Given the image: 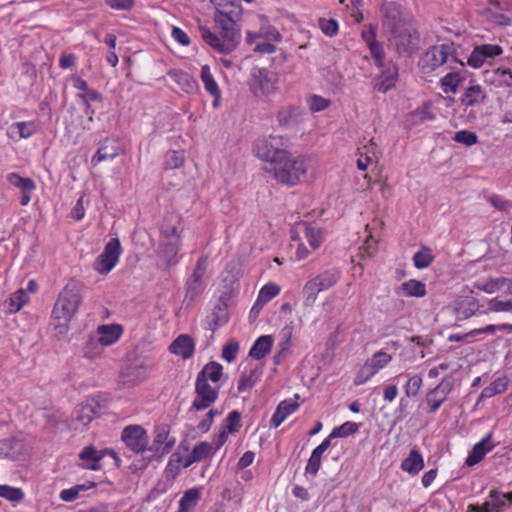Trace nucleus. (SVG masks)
<instances>
[{
    "instance_id": "obj_58",
    "label": "nucleus",
    "mask_w": 512,
    "mask_h": 512,
    "mask_svg": "<svg viewBox=\"0 0 512 512\" xmlns=\"http://www.w3.org/2000/svg\"><path fill=\"white\" fill-rule=\"evenodd\" d=\"M280 289L275 284H266L262 287L259 293L258 300L263 302H268L278 295Z\"/></svg>"
},
{
    "instance_id": "obj_34",
    "label": "nucleus",
    "mask_w": 512,
    "mask_h": 512,
    "mask_svg": "<svg viewBox=\"0 0 512 512\" xmlns=\"http://www.w3.org/2000/svg\"><path fill=\"white\" fill-rule=\"evenodd\" d=\"M463 77L459 72L455 71V68L452 71L447 72L440 80V87L442 91L446 94H456L459 85L461 84Z\"/></svg>"
},
{
    "instance_id": "obj_7",
    "label": "nucleus",
    "mask_w": 512,
    "mask_h": 512,
    "mask_svg": "<svg viewBox=\"0 0 512 512\" xmlns=\"http://www.w3.org/2000/svg\"><path fill=\"white\" fill-rule=\"evenodd\" d=\"M278 80L277 73L265 68H254L249 81L250 91L257 98L268 97L277 92Z\"/></svg>"
},
{
    "instance_id": "obj_45",
    "label": "nucleus",
    "mask_w": 512,
    "mask_h": 512,
    "mask_svg": "<svg viewBox=\"0 0 512 512\" xmlns=\"http://www.w3.org/2000/svg\"><path fill=\"white\" fill-rule=\"evenodd\" d=\"M423 380L420 375H413L404 385V391L407 397H416L422 387Z\"/></svg>"
},
{
    "instance_id": "obj_37",
    "label": "nucleus",
    "mask_w": 512,
    "mask_h": 512,
    "mask_svg": "<svg viewBox=\"0 0 512 512\" xmlns=\"http://www.w3.org/2000/svg\"><path fill=\"white\" fill-rule=\"evenodd\" d=\"M22 444L13 439L0 440V458L16 460L20 456Z\"/></svg>"
},
{
    "instance_id": "obj_33",
    "label": "nucleus",
    "mask_w": 512,
    "mask_h": 512,
    "mask_svg": "<svg viewBox=\"0 0 512 512\" xmlns=\"http://www.w3.org/2000/svg\"><path fill=\"white\" fill-rule=\"evenodd\" d=\"M423 467V457L416 450H412L408 457L405 458L401 463L402 470L412 475L418 474L423 469Z\"/></svg>"
},
{
    "instance_id": "obj_54",
    "label": "nucleus",
    "mask_w": 512,
    "mask_h": 512,
    "mask_svg": "<svg viewBox=\"0 0 512 512\" xmlns=\"http://www.w3.org/2000/svg\"><path fill=\"white\" fill-rule=\"evenodd\" d=\"M487 18L491 23L499 26H509L512 24V19L509 16L491 9L487 12Z\"/></svg>"
},
{
    "instance_id": "obj_5",
    "label": "nucleus",
    "mask_w": 512,
    "mask_h": 512,
    "mask_svg": "<svg viewBox=\"0 0 512 512\" xmlns=\"http://www.w3.org/2000/svg\"><path fill=\"white\" fill-rule=\"evenodd\" d=\"M307 171L306 160L302 157L290 158L286 153L285 160H279L273 165L274 178L283 184L295 185L305 177Z\"/></svg>"
},
{
    "instance_id": "obj_51",
    "label": "nucleus",
    "mask_w": 512,
    "mask_h": 512,
    "mask_svg": "<svg viewBox=\"0 0 512 512\" xmlns=\"http://www.w3.org/2000/svg\"><path fill=\"white\" fill-rule=\"evenodd\" d=\"M297 110L294 107H285L278 112V121L281 125H291L295 122Z\"/></svg>"
},
{
    "instance_id": "obj_60",
    "label": "nucleus",
    "mask_w": 512,
    "mask_h": 512,
    "mask_svg": "<svg viewBox=\"0 0 512 512\" xmlns=\"http://www.w3.org/2000/svg\"><path fill=\"white\" fill-rule=\"evenodd\" d=\"M377 250V240L369 234L363 246L360 247L361 257H371Z\"/></svg>"
},
{
    "instance_id": "obj_2",
    "label": "nucleus",
    "mask_w": 512,
    "mask_h": 512,
    "mask_svg": "<svg viewBox=\"0 0 512 512\" xmlns=\"http://www.w3.org/2000/svg\"><path fill=\"white\" fill-rule=\"evenodd\" d=\"M381 12L389 46L400 56H410L418 48L416 30L402 19L400 6L396 3H385Z\"/></svg>"
},
{
    "instance_id": "obj_6",
    "label": "nucleus",
    "mask_w": 512,
    "mask_h": 512,
    "mask_svg": "<svg viewBox=\"0 0 512 512\" xmlns=\"http://www.w3.org/2000/svg\"><path fill=\"white\" fill-rule=\"evenodd\" d=\"M340 275L341 273L338 269L332 268L310 279L303 288L306 296L304 305L312 306L316 302L317 294L333 287L339 281Z\"/></svg>"
},
{
    "instance_id": "obj_56",
    "label": "nucleus",
    "mask_w": 512,
    "mask_h": 512,
    "mask_svg": "<svg viewBox=\"0 0 512 512\" xmlns=\"http://www.w3.org/2000/svg\"><path fill=\"white\" fill-rule=\"evenodd\" d=\"M375 374L376 373L372 370V368L365 362V364L360 368L357 375L355 376L354 384L356 386H360L366 383Z\"/></svg>"
},
{
    "instance_id": "obj_50",
    "label": "nucleus",
    "mask_w": 512,
    "mask_h": 512,
    "mask_svg": "<svg viewBox=\"0 0 512 512\" xmlns=\"http://www.w3.org/2000/svg\"><path fill=\"white\" fill-rule=\"evenodd\" d=\"M323 453L315 448L306 465V472L312 475H316L320 469L321 458Z\"/></svg>"
},
{
    "instance_id": "obj_13",
    "label": "nucleus",
    "mask_w": 512,
    "mask_h": 512,
    "mask_svg": "<svg viewBox=\"0 0 512 512\" xmlns=\"http://www.w3.org/2000/svg\"><path fill=\"white\" fill-rule=\"evenodd\" d=\"M122 440L128 448L135 453H142L146 450L148 437L146 431L139 425H130L122 432Z\"/></svg>"
},
{
    "instance_id": "obj_26",
    "label": "nucleus",
    "mask_w": 512,
    "mask_h": 512,
    "mask_svg": "<svg viewBox=\"0 0 512 512\" xmlns=\"http://www.w3.org/2000/svg\"><path fill=\"white\" fill-rule=\"evenodd\" d=\"M123 329L118 324L101 325L97 328L98 341L104 346L114 344L122 335Z\"/></svg>"
},
{
    "instance_id": "obj_17",
    "label": "nucleus",
    "mask_w": 512,
    "mask_h": 512,
    "mask_svg": "<svg viewBox=\"0 0 512 512\" xmlns=\"http://www.w3.org/2000/svg\"><path fill=\"white\" fill-rule=\"evenodd\" d=\"M381 67L383 70L381 75L376 79L375 88L381 93H386L388 90L395 87L398 79V68L392 62L383 64Z\"/></svg>"
},
{
    "instance_id": "obj_46",
    "label": "nucleus",
    "mask_w": 512,
    "mask_h": 512,
    "mask_svg": "<svg viewBox=\"0 0 512 512\" xmlns=\"http://www.w3.org/2000/svg\"><path fill=\"white\" fill-rule=\"evenodd\" d=\"M359 425L355 422H345L341 426L335 427L331 432V437L343 438L358 431Z\"/></svg>"
},
{
    "instance_id": "obj_39",
    "label": "nucleus",
    "mask_w": 512,
    "mask_h": 512,
    "mask_svg": "<svg viewBox=\"0 0 512 512\" xmlns=\"http://www.w3.org/2000/svg\"><path fill=\"white\" fill-rule=\"evenodd\" d=\"M246 40L249 44L256 43L254 47L255 52L270 54L275 51L273 42L264 39L262 34H254L252 32H248Z\"/></svg>"
},
{
    "instance_id": "obj_29",
    "label": "nucleus",
    "mask_w": 512,
    "mask_h": 512,
    "mask_svg": "<svg viewBox=\"0 0 512 512\" xmlns=\"http://www.w3.org/2000/svg\"><path fill=\"white\" fill-rule=\"evenodd\" d=\"M506 505L505 496L502 493L492 490L487 500L481 507H473L476 512H500Z\"/></svg>"
},
{
    "instance_id": "obj_15",
    "label": "nucleus",
    "mask_w": 512,
    "mask_h": 512,
    "mask_svg": "<svg viewBox=\"0 0 512 512\" xmlns=\"http://www.w3.org/2000/svg\"><path fill=\"white\" fill-rule=\"evenodd\" d=\"M175 438L170 437L168 425H159L154 431V441L151 450L158 453L161 457L168 454L175 445Z\"/></svg>"
},
{
    "instance_id": "obj_64",
    "label": "nucleus",
    "mask_w": 512,
    "mask_h": 512,
    "mask_svg": "<svg viewBox=\"0 0 512 512\" xmlns=\"http://www.w3.org/2000/svg\"><path fill=\"white\" fill-rule=\"evenodd\" d=\"M239 350V345L237 342L230 341L227 345L223 347L222 350V358L227 362H232L236 359L237 352Z\"/></svg>"
},
{
    "instance_id": "obj_53",
    "label": "nucleus",
    "mask_w": 512,
    "mask_h": 512,
    "mask_svg": "<svg viewBox=\"0 0 512 512\" xmlns=\"http://www.w3.org/2000/svg\"><path fill=\"white\" fill-rule=\"evenodd\" d=\"M28 297L24 290L20 289L15 292L10 298V310L13 312L19 311L27 302Z\"/></svg>"
},
{
    "instance_id": "obj_35",
    "label": "nucleus",
    "mask_w": 512,
    "mask_h": 512,
    "mask_svg": "<svg viewBox=\"0 0 512 512\" xmlns=\"http://www.w3.org/2000/svg\"><path fill=\"white\" fill-rule=\"evenodd\" d=\"M213 446L212 444L208 442H201L198 445H196L192 452L189 454L187 459L185 460V463L183 464L184 468L189 467L194 462H199L209 455L212 454Z\"/></svg>"
},
{
    "instance_id": "obj_30",
    "label": "nucleus",
    "mask_w": 512,
    "mask_h": 512,
    "mask_svg": "<svg viewBox=\"0 0 512 512\" xmlns=\"http://www.w3.org/2000/svg\"><path fill=\"white\" fill-rule=\"evenodd\" d=\"M508 389V378L506 376H501L495 379L492 383H490L487 387H485L478 400L476 405H478L483 399L491 398L495 395L502 394L506 392Z\"/></svg>"
},
{
    "instance_id": "obj_1",
    "label": "nucleus",
    "mask_w": 512,
    "mask_h": 512,
    "mask_svg": "<svg viewBox=\"0 0 512 512\" xmlns=\"http://www.w3.org/2000/svg\"><path fill=\"white\" fill-rule=\"evenodd\" d=\"M216 6L214 20L222 36V40L206 27H200L202 39L220 53L231 52L240 42V29L237 21L241 15V7L231 2V5L212 0Z\"/></svg>"
},
{
    "instance_id": "obj_59",
    "label": "nucleus",
    "mask_w": 512,
    "mask_h": 512,
    "mask_svg": "<svg viewBox=\"0 0 512 512\" xmlns=\"http://www.w3.org/2000/svg\"><path fill=\"white\" fill-rule=\"evenodd\" d=\"M107 142H108V140H105L103 142V144L100 146V148L97 150V152L95 153V155L92 158V163L97 164V163H100L101 161H104L107 159H113L117 156L116 151H110V152L106 151Z\"/></svg>"
},
{
    "instance_id": "obj_28",
    "label": "nucleus",
    "mask_w": 512,
    "mask_h": 512,
    "mask_svg": "<svg viewBox=\"0 0 512 512\" xmlns=\"http://www.w3.org/2000/svg\"><path fill=\"white\" fill-rule=\"evenodd\" d=\"M168 76L186 93H193L198 89L196 80L184 71L170 70Z\"/></svg>"
},
{
    "instance_id": "obj_36",
    "label": "nucleus",
    "mask_w": 512,
    "mask_h": 512,
    "mask_svg": "<svg viewBox=\"0 0 512 512\" xmlns=\"http://www.w3.org/2000/svg\"><path fill=\"white\" fill-rule=\"evenodd\" d=\"M223 375V367L220 363L211 361L207 363L203 369L198 373L197 378L205 380H211L213 383L220 381Z\"/></svg>"
},
{
    "instance_id": "obj_24",
    "label": "nucleus",
    "mask_w": 512,
    "mask_h": 512,
    "mask_svg": "<svg viewBox=\"0 0 512 512\" xmlns=\"http://www.w3.org/2000/svg\"><path fill=\"white\" fill-rule=\"evenodd\" d=\"M261 373L262 370L258 365L249 364V367L245 368L240 375L237 386L238 392L243 393L254 387L259 380Z\"/></svg>"
},
{
    "instance_id": "obj_43",
    "label": "nucleus",
    "mask_w": 512,
    "mask_h": 512,
    "mask_svg": "<svg viewBox=\"0 0 512 512\" xmlns=\"http://www.w3.org/2000/svg\"><path fill=\"white\" fill-rule=\"evenodd\" d=\"M392 357L390 354L379 351L373 355V357L366 361V363L372 368V370L377 373L380 369L384 368L390 361Z\"/></svg>"
},
{
    "instance_id": "obj_27",
    "label": "nucleus",
    "mask_w": 512,
    "mask_h": 512,
    "mask_svg": "<svg viewBox=\"0 0 512 512\" xmlns=\"http://www.w3.org/2000/svg\"><path fill=\"white\" fill-rule=\"evenodd\" d=\"M478 309L477 300L474 297L466 296L455 302L454 310L457 319H467L475 314Z\"/></svg>"
},
{
    "instance_id": "obj_63",
    "label": "nucleus",
    "mask_w": 512,
    "mask_h": 512,
    "mask_svg": "<svg viewBox=\"0 0 512 512\" xmlns=\"http://www.w3.org/2000/svg\"><path fill=\"white\" fill-rule=\"evenodd\" d=\"M241 415L237 411H232L226 418V428L229 433L237 432L240 428Z\"/></svg>"
},
{
    "instance_id": "obj_38",
    "label": "nucleus",
    "mask_w": 512,
    "mask_h": 512,
    "mask_svg": "<svg viewBox=\"0 0 512 512\" xmlns=\"http://www.w3.org/2000/svg\"><path fill=\"white\" fill-rule=\"evenodd\" d=\"M486 81L493 85H504L512 87V72L508 69H496L492 72H486Z\"/></svg>"
},
{
    "instance_id": "obj_62",
    "label": "nucleus",
    "mask_w": 512,
    "mask_h": 512,
    "mask_svg": "<svg viewBox=\"0 0 512 512\" xmlns=\"http://www.w3.org/2000/svg\"><path fill=\"white\" fill-rule=\"evenodd\" d=\"M330 104V101L328 99H325L323 97L313 95L309 99V107L310 110L313 112H319L324 109H326Z\"/></svg>"
},
{
    "instance_id": "obj_55",
    "label": "nucleus",
    "mask_w": 512,
    "mask_h": 512,
    "mask_svg": "<svg viewBox=\"0 0 512 512\" xmlns=\"http://www.w3.org/2000/svg\"><path fill=\"white\" fill-rule=\"evenodd\" d=\"M453 139L458 143H462L467 146H472L477 143L478 137L474 132L468 130H461L455 134Z\"/></svg>"
},
{
    "instance_id": "obj_18",
    "label": "nucleus",
    "mask_w": 512,
    "mask_h": 512,
    "mask_svg": "<svg viewBox=\"0 0 512 512\" xmlns=\"http://www.w3.org/2000/svg\"><path fill=\"white\" fill-rule=\"evenodd\" d=\"M180 247V242L160 241L158 257L163 262L165 270L171 268L178 262L177 254Z\"/></svg>"
},
{
    "instance_id": "obj_14",
    "label": "nucleus",
    "mask_w": 512,
    "mask_h": 512,
    "mask_svg": "<svg viewBox=\"0 0 512 512\" xmlns=\"http://www.w3.org/2000/svg\"><path fill=\"white\" fill-rule=\"evenodd\" d=\"M503 53V49L497 44H483L476 46L467 59V64L473 68H479L484 63L494 59Z\"/></svg>"
},
{
    "instance_id": "obj_19",
    "label": "nucleus",
    "mask_w": 512,
    "mask_h": 512,
    "mask_svg": "<svg viewBox=\"0 0 512 512\" xmlns=\"http://www.w3.org/2000/svg\"><path fill=\"white\" fill-rule=\"evenodd\" d=\"M100 405L95 400H88L78 406L75 411V421L82 426L88 425L98 416Z\"/></svg>"
},
{
    "instance_id": "obj_41",
    "label": "nucleus",
    "mask_w": 512,
    "mask_h": 512,
    "mask_svg": "<svg viewBox=\"0 0 512 512\" xmlns=\"http://www.w3.org/2000/svg\"><path fill=\"white\" fill-rule=\"evenodd\" d=\"M200 499V491L197 488L187 490L179 502V512H190Z\"/></svg>"
},
{
    "instance_id": "obj_12",
    "label": "nucleus",
    "mask_w": 512,
    "mask_h": 512,
    "mask_svg": "<svg viewBox=\"0 0 512 512\" xmlns=\"http://www.w3.org/2000/svg\"><path fill=\"white\" fill-rule=\"evenodd\" d=\"M196 397L192 407L196 410H204L211 406L218 397V389L213 388L207 381L196 378L195 383Z\"/></svg>"
},
{
    "instance_id": "obj_49",
    "label": "nucleus",
    "mask_w": 512,
    "mask_h": 512,
    "mask_svg": "<svg viewBox=\"0 0 512 512\" xmlns=\"http://www.w3.org/2000/svg\"><path fill=\"white\" fill-rule=\"evenodd\" d=\"M0 497L6 498L13 502L23 499L24 493L19 488L10 487L8 485H0Z\"/></svg>"
},
{
    "instance_id": "obj_16",
    "label": "nucleus",
    "mask_w": 512,
    "mask_h": 512,
    "mask_svg": "<svg viewBox=\"0 0 512 512\" xmlns=\"http://www.w3.org/2000/svg\"><path fill=\"white\" fill-rule=\"evenodd\" d=\"M183 230L180 217L176 214H169L164 218L161 227V241L181 243V232Z\"/></svg>"
},
{
    "instance_id": "obj_44",
    "label": "nucleus",
    "mask_w": 512,
    "mask_h": 512,
    "mask_svg": "<svg viewBox=\"0 0 512 512\" xmlns=\"http://www.w3.org/2000/svg\"><path fill=\"white\" fill-rule=\"evenodd\" d=\"M184 152L183 151H169L165 156V168L166 169H177L184 164Z\"/></svg>"
},
{
    "instance_id": "obj_21",
    "label": "nucleus",
    "mask_w": 512,
    "mask_h": 512,
    "mask_svg": "<svg viewBox=\"0 0 512 512\" xmlns=\"http://www.w3.org/2000/svg\"><path fill=\"white\" fill-rule=\"evenodd\" d=\"M494 444L492 442V434H487L480 442L474 445L472 451L469 453L466 458L465 463L468 466H474L479 463L486 453L490 452L494 448Z\"/></svg>"
},
{
    "instance_id": "obj_23",
    "label": "nucleus",
    "mask_w": 512,
    "mask_h": 512,
    "mask_svg": "<svg viewBox=\"0 0 512 512\" xmlns=\"http://www.w3.org/2000/svg\"><path fill=\"white\" fill-rule=\"evenodd\" d=\"M474 287L489 294L496 293L502 288L512 292V280L505 277L482 279L478 280Z\"/></svg>"
},
{
    "instance_id": "obj_32",
    "label": "nucleus",
    "mask_w": 512,
    "mask_h": 512,
    "mask_svg": "<svg viewBox=\"0 0 512 512\" xmlns=\"http://www.w3.org/2000/svg\"><path fill=\"white\" fill-rule=\"evenodd\" d=\"M273 345V338L270 335L260 336L252 348L250 349L249 355L254 359H262L268 353H270Z\"/></svg>"
},
{
    "instance_id": "obj_31",
    "label": "nucleus",
    "mask_w": 512,
    "mask_h": 512,
    "mask_svg": "<svg viewBox=\"0 0 512 512\" xmlns=\"http://www.w3.org/2000/svg\"><path fill=\"white\" fill-rule=\"evenodd\" d=\"M298 408V403L294 400H284L280 402L275 413L271 418V424L274 427L280 426V424L296 409Z\"/></svg>"
},
{
    "instance_id": "obj_25",
    "label": "nucleus",
    "mask_w": 512,
    "mask_h": 512,
    "mask_svg": "<svg viewBox=\"0 0 512 512\" xmlns=\"http://www.w3.org/2000/svg\"><path fill=\"white\" fill-rule=\"evenodd\" d=\"M485 100L486 93L478 84H471L467 87L460 98L461 104L466 107L482 104Z\"/></svg>"
},
{
    "instance_id": "obj_40",
    "label": "nucleus",
    "mask_w": 512,
    "mask_h": 512,
    "mask_svg": "<svg viewBox=\"0 0 512 512\" xmlns=\"http://www.w3.org/2000/svg\"><path fill=\"white\" fill-rule=\"evenodd\" d=\"M398 293L405 296L423 297L426 295L425 284L418 280H409L400 286Z\"/></svg>"
},
{
    "instance_id": "obj_42",
    "label": "nucleus",
    "mask_w": 512,
    "mask_h": 512,
    "mask_svg": "<svg viewBox=\"0 0 512 512\" xmlns=\"http://www.w3.org/2000/svg\"><path fill=\"white\" fill-rule=\"evenodd\" d=\"M304 228V233L306 236L307 241L309 242V245L315 250L318 249L323 241L322 233L320 229H317L315 227H312L308 225L307 223H303L300 225Z\"/></svg>"
},
{
    "instance_id": "obj_11",
    "label": "nucleus",
    "mask_w": 512,
    "mask_h": 512,
    "mask_svg": "<svg viewBox=\"0 0 512 512\" xmlns=\"http://www.w3.org/2000/svg\"><path fill=\"white\" fill-rule=\"evenodd\" d=\"M207 260L200 258L191 276L186 281L185 301L193 302L203 291L202 279L206 273Z\"/></svg>"
},
{
    "instance_id": "obj_48",
    "label": "nucleus",
    "mask_w": 512,
    "mask_h": 512,
    "mask_svg": "<svg viewBox=\"0 0 512 512\" xmlns=\"http://www.w3.org/2000/svg\"><path fill=\"white\" fill-rule=\"evenodd\" d=\"M447 397H442L441 394H435L434 390L431 389L426 394V402L428 405V413H435L441 406V404L446 400Z\"/></svg>"
},
{
    "instance_id": "obj_10",
    "label": "nucleus",
    "mask_w": 512,
    "mask_h": 512,
    "mask_svg": "<svg viewBox=\"0 0 512 512\" xmlns=\"http://www.w3.org/2000/svg\"><path fill=\"white\" fill-rule=\"evenodd\" d=\"M109 455L115 460L116 466H120V459L113 450H96L93 446L85 447L79 454V465L84 469L99 470L101 468L100 460Z\"/></svg>"
},
{
    "instance_id": "obj_22",
    "label": "nucleus",
    "mask_w": 512,
    "mask_h": 512,
    "mask_svg": "<svg viewBox=\"0 0 512 512\" xmlns=\"http://www.w3.org/2000/svg\"><path fill=\"white\" fill-rule=\"evenodd\" d=\"M200 78L205 90L214 98L213 107L218 108L221 102V91L208 65L202 66Z\"/></svg>"
},
{
    "instance_id": "obj_8",
    "label": "nucleus",
    "mask_w": 512,
    "mask_h": 512,
    "mask_svg": "<svg viewBox=\"0 0 512 512\" xmlns=\"http://www.w3.org/2000/svg\"><path fill=\"white\" fill-rule=\"evenodd\" d=\"M258 158L274 165L279 160H285L287 151L284 148V141L279 136H269L257 140L254 147Z\"/></svg>"
},
{
    "instance_id": "obj_9",
    "label": "nucleus",
    "mask_w": 512,
    "mask_h": 512,
    "mask_svg": "<svg viewBox=\"0 0 512 512\" xmlns=\"http://www.w3.org/2000/svg\"><path fill=\"white\" fill-rule=\"evenodd\" d=\"M122 248L118 238H112L96 258L93 268L101 275L108 274L118 263Z\"/></svg>"
},
{
    "instance_id": "obj_52",
    "label": "nucleus",
    "mask_w": 512,
    "mask_h": 512,
    "mask_svg": "<svg viewBox=\"0 0 512 512\" xmlns=\"http://www.w3.org/2000/svg\"><path fill=\"white\" fill-rule=\"evenodd\" d=\"M497 331H508L509 333H512V324H506V323L499 324V325L490 324V325L485 326L484 328L472 330L470 332V335L474 336V335L481 334V333L494 334Z\"/></svg>"
},
{
    "instance_id": "obj_57",
    "label": "nucleus",
    "mask_w": 512,
    "mask_h": 512,
    "mask_svg": "<svg viewBox=\"0 0 512 512\" xmlns=\"http://www.w3.org/2000/svg\"><path fill=\"white\" fill-rule=\"evenodd\" d=\"M454 379L451 376L444 377L441 382L433 388L435 394H441L442 397H447L453 390Z\"/></svg>"
},
{
    "instance_id": "obj_20",
    "label": "nucleus",
    "mask_w": 512,
    "mask_h": 512,
    "mask_svg": "<svg viewBox=\"0 0 512 512\" xmlns=\"http://www.w3.org/2000/svg\"><path fill=\"white\" fill-rule=\"evenodd\" d=\"M169 350L183 359H189L193 356L195 343L189 335L181 334L170 344Z\"/></svg>"
},
{
    "instance_id": "obj_4",
    "label": "nucleus",
    "mask_w": 512,
    "mask_h": 512,
    "mask_svg": "<svg viewBox=\"0 0 512 512\" xmlns=\"http://www.w3.org/2000/svg\"><path fill=\"white\" fill-rule=\"evenodd\" d=\"M454 64L464 67V63L456 57L454 43H443L430 47L419 61L423 73H430L439 68L454 69Z\"/></svg>"
},
{
    "instance_id": "obj_3",
    "label": "nucleus",
    "mask_w": 512,
    "mask_h": 512,
    "mask_svg": "<svg viewBox=\"0 0 512 512\" xmlns=\"http://www.w3.org/2000/svg\"><path fill=\"white\" fill-rule=\"evenodd\" d=\"M83 299V284L70 279L64 286L52 310V324L59 333L67 331L68 324L75 316Z\"/></svg>"
},
{
    "instance_id": "obj_47",
    "label": "nucleus",
    "mask_w": 512,
    "mask_h": 512,
    "mask_svg": "<svg viewBox=\"0 0 512 512\" xmlns=\"http://www.w3.org/2000/svg\"><path fill=\"white\" fill-rule=\"evenodd\" d=\"M433 261V256L429 249H422L413 256V262L416 268L423 269L428 267Z\"/></svg>"
},
{
    "instance_id": "obj_61",
    "label": "nucleus",
    "mask_w": 512,
    "mask_h": 512,
    "mask_svg": "<svg viewBox=\"0 0 512 512\" xmlns=\"http://www.w3.org/2000/svg\"><path fill=\"white\" fill-rule=\"evenodd\" d=\"M319 26L322 32L329 37L336 35L338 31V23L334 19L321 18L319 19Z\"/></svg>"
}]
</instances>
